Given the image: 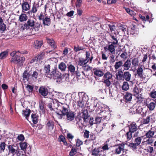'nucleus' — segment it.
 I'll return each instance as SVG.
<instances>
[{
	"label": "nucleus",
	"mask_w": 156,
	"mask_h": 156,
	"mask_svg": "<svg viewBox=\"0 0 156 156\" xmlns=\"http://www.w3.org/2000/svg\"><path fill=\"white\" fill-rule=\"evenodd\" d=\"M19 53L26 54H27V51H21L20 52L19 51L17 52L12 51L10 54L12 57L10 60V62L20 66L21 64L23 65V64L25 61V58L23 56H19Z\"/></svg>",
	"instance_id": "nucleus-1"
},
{
	"label": "nucleus",
	"mask_w": 156,
	"mask_h": 156,
	"mask_svg": "<svg viewBox=\"0 0 156 156\" xmlns=\"http://www.w3.org/2000/svg\"><path fill=\"white\" fill-rule=\"evenodd\" d=\"M48 77L52 78L54 80H56L57 82H60L62 80V76L61 73L58 71L56 70V69L55 68L50 72V76Z\"/></svg>",
	"instance_id": "nucleus-2"
},
{
	"label": "nucleus",
	"mask_w": 156,
	"mask_h": 156,
	"mask_svg": "<svg viewBox=\"0 0 156 156\" xmlns=\"http://www.w3.org/2000/svg\"><path fill=\"white\" fill-rule=\"evenodd\" d=\"M143 136L137 137L134 140V143H130L129 146L133 150L136 149L137 147L140 144Z\"/></svg>",
	"instance_id": "nucleus-3"
},
{
	"label": "nucleus",
	"mask_w": 156,
	"mask_h": 156,
	"mask_svg": "<svg viewBox=\"0 0 156 156\" xmlns=\"http://www.w3.org/2000/svg\"><path fill=\"white\" fill-rule=\"evenodd\" d=\"M106 152L103 150L101 147L95 148L92 152L91 154L94 156H105Z\"/></svg>",
	"instance_id": "nucleus-4"
},
{
	"label": "nucleus",
	"mask_w": 156,
	"mask_h": 156,
	"mask_svg": "<svg viewBox=\"0 0 156 156\" xmlns=\"http://www.w3.org/2000/svg\"><path fill=\"white\" fill-rule=\"evenodd\" d=\"M109 44L108 46L104 47V49L105 51H108L109 52V54L112 55L115 53V48L116 47L118 44L115 43V42Z\"/></svg>",
	"instance_id": "nucleus-5"
},
{
	"label": "nucleus",
	"mask_w": 156,
	"mask_h": 156,
	"mask_svg": "<svg viewBox=\"0 0 156 156\" xmlns=\"http://www.w3.org/2000/svg\"><path fill=\"white\" fill-rule=\"evenodd\" d=\"M119 33L116 31H114L113 33L111 32L109 33V39L110 40L111 42L108 43L110 44V43H113L115 42L116 44H118V40L117 39V35Z\"/></svg>",
	"instance_id": "nucleus-6"
},
{
	"label": "nucleus",
	"mask_w": 156,
	"mask_h": 156,
	"mask_svg": "<svg viewBox=\"0 0 156 156\" xmlns=\"http://www.w3.org/2000/svg\"><path fill=\"white\" fill-rule=\"evenodd\" d=\"M35 21L32 19H28L27 23H24L21 27V30H23L25 29L27 30L30 28V27H33L34 26Z\"/></svg>",
	"instance_id": "nucleus-7"
},
{
	"label": "nucleus",
	"mask_w": 156,
	"mask_h": 156,
	"mask_svg": "<svg viewBox=\"0 0 156 156\" xmlns=\"http://www.w3.org/2000/svg\"><path fill=\"white\" fill-rule=\"evenodd\" d=\"M58 104V106H59L61 107V109H60V110L61 111V113H63V115H66V114L69 112V106L66 104L59 102Z\"/></svg>",
	"instance_id": "nucleus-8"
},
{
	"label": "nucleus",
	"mask_w": 156,
	"mask_h": 156,
	"mask_svg": "<svg viewBox=\"0 0 156 156\" xmlns=\"http://www.w3.org/2000/svg\"><path fill=\"white\" fill-rule=\"evenodd\" d=\"M49 89L48 87H46L44 86L40 87L38 90L39 93L41 95L45 98L49 93Z\"/></svg>",
	"instance_id": "nucleus-9"
},
{
	"label": "nucleus",
	"mask_w": 156,
	"mask_h": 156,
	"mask_svg": "<svg viewBox=\"0 0 156 156\" xmlns=\"http://www.w3.org/2000/svg\"><path fill=\"white\" fill-rule=\"evenodd\" d=\"M125 144L123 143L115 145V152L116 154H119L122 151L124 150Z\"/></svg>",
	"instance_id": "nucleus-10"
},
{
	"label": "nucleus",
	"mask_w": 156,
	"mask_h": 156,
	"mask_svg": "<svg viewBox=\"0 0 156 156\" xmlns=\"http://www.w3.org/2000/svg\"><path fill=\"white\" fill-rule=\"evenodd\" d=\"M154 128H151L150 130L147 132L145 135L146 137L150 139L153 137L154 135L156 132V129L154 130Z\"/></svg>",
	"instance_id": "nucleus-11"
},
{
	"label": "nucleus",
	"mask_w": 156,
	"mask_h": 156,
	"mask_svg": "<svg viewBox=\"0 0 156 156\" xmlns=\"http://www.w3.org/2000/svg\"><path fill=\"white\" fill-rule=\"evenodd\" d=\"M94 74L98 77H101L104 75V73L103 69H100L99 68H94L93 69Z\"/></svg>",
	"instance_id": "nucleus-12"
},
{
	"label": "nucleus",
	"mask_w": 156,
	"mask_h": 156,
	"mask_svg": "<svg viewBox=\"0 0 156 156\" xmlns=\"http://www.w3.org/2000/svg\"><path fill=\"white\" fill-rule=\"evenodd\" d=\"M128 127L129 129V131L133 133L136 132L138 129V126L134 122L130 123L128 126Z\"/></svg>",
	"instance_id": "nucleus-13"
},
{
	"label": "nucleus",
	"mask_w": 156,
	"mask_h": 156,
	"mask_svg": "<svg viewBox=\"0 0 156 156\" xmlns=\"http://www.w3.org/2000/svg\"><path fill=\"white\" fill-rule=\"evenodd\" d=\"M153 142V140L151 139H148L146 141H143L141 143V144L140 146V147H143V148H146L148 146L151 145Z\"/></svg>",
	"instance_id": "nucleus-14"
},
{
	"label": "nucleus",
	"mask_w": 156,
	"mask_h": 156,
	"mask_svg": "<svg viewBox=\"0 0 156 156\" xmlns=\"http://www.w3.org/2000/svg\"><path fill=\"white\" fill-rule=\"evenodd\" d=\"M66 119L67 121H71L73 120L75 118V114L74 112L72 111L69 112L66 114Z\"/></svg>",
	"instance_id": "nucleus-15"
},
{
	"label": "nucleus",
	"mask_w": 156,
	"mask_h": 156,
	"mask_svg": "<svg viewBox=\"0 0 156 156\" xmlns=\"http://www.w3.org/2000/svg\"><path fill=\"white\" fill-rule=\"evenodd\" d=\"M21 5L22 12H25L26 11L30 9V4H29L27 1H23Z\"/></svg>",
	"instance_id": "nucleus-16"
},
{
	"label": "nucleus",
	"mask_w": 156,
	"mask_h": 156,
	"mask_svg": "<svg viewBox=\"0 0 156 156\" xmlns=\"http://www.w3.org/2000/svg\"><path fill=\"white\" fill-rule=\"evenodd\" d=\"M79 96L80 99L87 103L88 100V97L86 93L83 92H80L79 93Z\"/></svg>",
	"instance_id": "nucleus-17"
},
{
	"label": "nucleus",
	"mask_w": 156,
	"mask_h": 156,
	"mask_svg": "<svg viewBox=\"0 0 156 156\" xmlns=\"http://www.w3.org/2000/svg\"><path fill=\"white\" fill-rule=\"evenodd\" d=\"M140 19L142 20L144 23H145L146 22H149V23L152 22V20L150 19L149 16L147 15L146 16L141 14L139 15Z\"/></svg>",
	"instance_id": "nucleus-18"
},
{
	"label": "nucleus",
	"mask_w": 156,
	"mask_h": 156,
	"mask_svg": "<svg viewBox=\"0 0 156 156\" xmlns=\"http://www.w3.org/2000/svg\"><path fill=\"white\" fill-rule=\"evenodd\" d=\"M131 66V61L130 59H128L123 63V71L128 70L130 68Z\"/></svg>",
	"instance_id": "nucleus-19"
},
{
	"label": "nucleus",
	"mask_w": 156,
	"mask_h": 156,
	"mask_svg": "<svg viewBox=\"0 0 156 156\" xmlns=\"http://www.w3.org/2000/svg\"><path fill=\"white\" fill-rule=\"evenodd\" d=\"M15 147H16L13 145H8V148L9 154H12L13 155L16 154V151L17 150L15 148Z\"/></svg>",
	"instance_id": "nucleus-20"
},
{
	"label": "nucleus",
	"mask_w": 156,
	"mask_h": 156,
	"mask_svg": "<svg viewBox=\"0 0 156 156\" xmlns=\"http://www.w3.org/2000/svg\"><path fill=\"white\" fill-rule=\"evenodd\" d=\"M109 111H106L103 110L99 113V114L101 116V118H103L104 119H107V117L109 116Z\"/></svg>",
	"instance_id": "nucleus-21"
},
{
	"label": "nucleus",
	"mask_w": 156,
	"mask_h": 156,
	"mask_svg": "<svg viewBox=\"0 0 156 156\" xmlns=\"http://www.w3.org/2000/svg\"><path fill=\"white\" fill-rule=\"evenodd\" d=\"M114 66L116 70H119V69L122 68L123 67V62L122 60L116 62Z\"/></svg>",
	"instance_id": "nucleus-22"
},
{
	"label": "nucleus",
	"mask_w": 156,
	"mask_h": 156,
	"mask_svg": "<svg viewBox=\"0 0 156 156\" xmlns=\"http://www.w3.org/2000/svg\"><path fill=\"white\" fill-rule=\"evenodd\" d=\"M123 78L125 80L127 81H129L131 78V74L129 71L124 72L123 73Z\"/></svg>",
	"instance_id": "nucleus-23"
},
{
	"label": "nucleus",
	"mask_w": 156,
	"mask_h": 156,
	"mask_svg": "<svg viewBox=\"0 0 156 156\" xmlns=\"http://www.w3.org/2000/svg\"><path fill=\"white\" fill-rule=\"evenodd\" d=\"M46 39L48 43L50 45L51 48L53 49V50L57 48V46L55 44V43L53 40L48 38H47Z\"/></svg>",
	"instance_id": "nucleus-24"
},
{
	"label": "nucleus",
	"mask_w": 156,
	"mask_h": 156,
	"mask_svg": "<svg viewBox=\"0 0 156 156\" xmlns=\"http://www.w3.org/2000/svg\"><path fill=\"white\" fill-rule=\"evenodd\" d=\"M95 101L94 102V107H96L97 109H99L100 111H101L103 110V107L104 106V105L100 102H98L96 103Z\"/></svg>",
	"instance_id": "nucleus-25"
},
{
	"label": "nucleus",
	"mask_w": 156,
	"mask_h": 156,
	"mask_svg": "<svg viewBox=\"0 0 156 156\" xmlns=\"http://www.w3.org/2000/svg\"><path fill=\"white\" fill-rule=\"evenodd\" d=\"M32 121L34 124H37L38 121L39 116L36 113H32L31 115Z\"/></svg>",
	"instance_id": "nucleus-26"
},
{
	"label": "nucleus",
	"mask_w": 156,
	"mask_h": 156,
	"mask_svg": "<svg viewBox=\"0 0 156 156\" xmlns=\"http://www.w3.org/2000/svg\"><path fill=\"white\" fill-rule=\"evenodd\" d=\"M43 44V41L42 40L39 41L36 40L35 41L34 43V47L35 48L38 49L41 48Z\"/></svg>",
	"instance_id": "nucleus-27"
},
{
	"label": "nucleus",
	"mask_w": 156,
	"mask_h": 156,
	"mask_svg": "<svg viewBox=\"0 0 156 156\" xmlns=\"http://www.w3.org/2000/svg\"><path fill=\"white\" fill-rule=\"evenodd\" d=\"M54 126V122L51 120H49L48 121L46 124V126L47 127L48 129L52 130Z\"/></svg>",
	"instance_id": "nucleus-28"
},
{
	"label": "nucleus",
	"mask_w": 156,
	"mask_h": 156,
	"mask_svg": "<svg viewBox=\"0 0 156 156\" xmlns=\"http://www.w3.org/2000/svg\"><path fill=\"white\" fill-rule=\"evenodd\" d=\"M146 105L149 111H152L154 109L156 104L153 102H151L149 104L146 103Z\"/></svg>",
	"instance_id": "nucleus-29"
},
{
	"label": "nucleus",
	"mask_w": 156,
	"mask_h": 156,
	"mask_svg": "<svg viewBox=\"0 0 156 156\" xmlns=\"http://www.w3.org/2000/svg\"><path fill=\"white\" fill-rule=\"evenodd\" d=\"M39 7L38 3H36L34 2L33 4V5L31 9L30 10V12L33 13H35L37 11V8Z\"/></svg>",
	"instance_id": "nucleus-30"
},
{
	"label": "nucleus",
	"mask_w": 156,
	"mask_h": 156,
	"mask_svg": "<svg viewBox=\"0 0 156 156\" xmlns=\"http://www.w3.org/2000/svg\"><path fill=\"white\" fill-rule=\"evenodd\" d=\"M30 109H26L25 110H23L22 114L24 116H25L26 119L28 120V118L30 116Z\"/></svg>",
	"instance_id": "nucleus-31"
},
{
	"label": "nucleus",
	"mask_w": 156,
	"mask_h": 156,
	"mask_svg": "<svg viewBox=\"0 0 156 156\" xmlns=\"http://www.w3.org/2000/svg\"><path fill=\"white\" fill-rule=\"evenodd\" d=\"M28 17L25 13H22L19 16V20L20 22L25 21L27 20Z\"/></svg>",
	"instance_id": "nucleus-32"
},
{
	"label": "nucleus",
	"mask_w": 156,
	"mask_h": 156,
	"mask_svg": "<svg viewBox=\"0 0 156 156\" xmlns=\"http://www.w3.org/2000/svg\"><path fill=\"white\" fill-rule=\"evenodd\" d=\"M124 97L126 100V102H127L131 101L132 95L130 93L127 92L125 95L124 96Z\"/></svg>",
	"instance_id": "nucleus-33"
},
{
	"label": "nucleus",
	"mask_w": 156,
	"mask_h": 156,
	"mask_svg": "<svg viewBox=\"0 0 156 156\" xmlns=\"http://www.w3.org/2000/svg\"><path fill=\"white\" fill-rule=\"evenodd\" d=\"M103 76V79H111L112 77V74L109 71L104 73Z\"/></svg>",
	"instance_id": "nucleus-34"
},
{
	"label": "nucleus",
	"mask_w": 156,
	"mask_h": 156,
	"mask_svg": "<svg viewBox=\"0 0 156 156\" xmlns=\"http://www.w3.org/2000/svg\"><path fill=\"white\" fill-rule=\"evenodd\" d=\"M37 71H34L32 73H31L30 76L32 78L33 80H37L39 75V73L38 72V70L37 69Z\"/></svg>",
	"instance_id": "nucleus-35"
},
{
	"label": "nucleus",
	"mask_w": 156,
	"mask_h": 156,
	"mask_svg": "<svg viewBox=\"0 0 156 156\" xmlns=\"http://www.w3.org/2000/svg\"><path fill=\"white\" fill-rule=\"evenodd\" d=\"M135 96L137 100L136 101V103H137L138 104H140L142 103L143 101V98L141 94H140L139 95H138Z\"/></svg>",
	"instance_id": "nucleus-36"
},
{
	"label": "nucleus",
	"mask_w": 156,
	"mask_h": 156,
	"mask_svg": "<svg viewBox=\"0 0 156 156\" xmlns=\"http://www.w3.org/2000/svg\"><path fill=\"white\" fill-rule=\"evenodd\" d=\"M67 67L66 64L63 62H62L58 65V68L62 71H64Z\"/></svg>",
	"instance_id": "nucleus-37"
},
{
	"label": "nucleus",
	"mask_w": 156,
	"mask_h": 156,
	"mask_svg": "<svg viewBox=\"0 0 156 156\" xmlns=\"http://www.w3.org/2000/svg\"><path fill=\"white\" fill-rule=\"evenodd\" d=\"M86 103L79 99V100L77 101V105L79 107L81 108H84Z\"/></svg>",
	"instance_id": "nucleus-38"
},
{
	"label": "nucleus",
	"mask_w": 156,
	"mask_h": 156,
	"mask_svg": "<svg viewBox=\"0 0 156 156\" xmlns=\"http://www.w3.org/2000/svg\"><path fill=\"white\" fill-rule=\"evenodd\" d=\"M50 65L48 64L47 66H45L44 67V69L45 71V75L48 77V76H50Z\"/></svg>",
	"instance_id": "nucleus-39"
},
{
	"label": "nucleus",
	"mask_w": 156,
	"mask_h": 156,
	"mask_svg": "<svg viewBox=\"0 0 156 156\" xmlns=\"http://www.w3.org/2000/svg\"><path fill=\"white\" fill-rule=\"evenodd\" d=\"M51 23L50 19L47 16L43 20V24L44 25L49 26L50 24Z\"/></svg>",
	"instance_id": "nucleus-40"
},
{
	"label": "nucleus",
	"mask_w": 156,
	"mask_h": 156,
	"mask_svg": "<svg viewBox=\"0 0 156 156\" xmlns=\"http://www.w3.org/2000/svg\"><path fill=\"white\" fill-rule=\"evenodd\" d=\"M143 69L141 67H139L136 71V73L138 76L141 78H143Z\"/></svg>",
	"instance_id": "nucleus-41"
},
{
	"label": "nucleus",
	"mask_w": 156,
	"mask_h": 156,
	"mask_svg": "<svg viewBox=\"0 0 156 156\" xmlns=\"http://www.w3.org/2000/svg\"><path fill=\"white\" fill-rule=\"evenodd\" d=\"M132 64L134 67L137 66L139 64V59L138 58H133L131 62Z\"/></svg>",
	"instance_id": "nucleus-42"
},
{
	"label": "nucleus",
	"mask_w": 156,
	"mask_h": 156,
	"mask_svg": "<svg viewBox=\"0 0 156 156\" xmlns=\"http://www.w3.org/2000/svg\"><path fill=\"white\" fill-rule=\"evenodd\" d=\"M8 51H5L0 54V59H3L5 58L8 55Z\"/></svg>",
	"instance_id": "nucleus-43"
},
{
	"label": "nucleus",
	"mask_w": 156,
	"mask_h": 156,
	"mask_svg": "<svg viewBox=\"0 0 156 156\" xmlns=\"http://www.w3.org/2000/svg\"><path fill=\"white\" fill-rule=\"evenodd\" d=\"M129 88V85L127 81H124L123 83V85L122 86V89L123 90H127Z\"/></svg>",
	"instance_id": "nucleus-44"
},
{
	"label": "nucleus",
	"mask_w": 156,
	"mask_h": 156,
	"mask_svg": "<svg viewBox=\"0 0 156 156\" xmlns=\"http://www.w3.org/2000/svg\"><path fill=\"white\" fill-rule=\"evenodd\" d=\"M68 71H70L72 74L73 73L75 72V68L74 66L72 64H70L67 67Z\"/></svg>",
	"instance_id": "nucleus-45"
},
{
	"label": "nucleus",
	"mask_w": 156,
	"mask_h": 156,
	"mask_svg": "<svg viewBox=\"0 0 156 156\" xmlns=\"http://www.w3.org/2000/svg\"><path fill=\"white\" fill-rule=\"evenodd\" d=\"M20 147L22 150L24 151L26 150L27 146V143L26 142L20 143Z\"/></svg>",
	"instance_id": "nucleus-46"
},
{
	"label": "nucleus",
	"mask_w": 156,
	"mask_h": 156,
	"mask_svg": "<svg viewBox=\"0 0 156 156\" xmlns=\"http://www.w3.org/2000/svg\"><path fill=\"white\" fill-rule=\"evenodd\" d=\"M84 49L83 46H80L79 45L77 44L76 46H74V50L75 52H77L83 50Z\"/></svg>",
	"instance_id": "nucleus-47"
},
{
	"label": "nucleus",
	"mask_w": 156,
	"mask_h": 156,
	"mask_svg": "<svg viewBox=\"0 0 156 156\" xmlns=\"http://www.w3.org/2000/svg\"><path fill=\"white\" fill-rule=\"evenodd\" d=\"M132 133H133L129 131L125 134V136L127 141H129L131 139L132 137Z\"/></svg>",
	"instance_id": "nucleus-48"
},
{
	"label": "nucleus",
	"mask_w": 156,
	"mask_h": 156,
	"mask_svg": "<svg viewBox=\"0 0 156 156\" xmlns=\"http://www.w3.org/2000/svg\"><path fill=\"white\" fill-rule=\"evenodd\" d=\"M82 118L84 121H85L88 118V113L87 110H84L82 112Z\"/></svg>",
	"instance_id": "nucleus-49"
},
{
	"label": "nucleus",
	"mask_w": 156,
	"mask_h": 156,
	"mask_svg": "<svg viewBox=\"0 0 156 156\" xmlns=\"http://www.w3.org/2000/svg\"><path fill=\"white\" fill-rule=\"evenodd\" d=\"M77 152V148L76 147H72L71 151L69 152V154L70 156H73L75 155Z\"/></svg>",
	"instance_id": "nucleus-50"
},
{
	"label": "nucleus",
	"mask_w": 156,
	"mask_h": 156,
	"mask_svg": "<svg viewBox=\"0 0 156 156\" xmlns=\"http://www.w3.org/2000/svg\"><path fill=\"white\" fill-rule=\"evenodd\" d=\"M83 58H79V60L78 61V65L79 66H82L83 68H86L87 66H85L83 62Z\"/></svg>",
	"instance_id": "nucleus-51"
},
{
	"label": "nucleus",
	"mask_w": 156,
	"mask_h": 156,
	"mask_svg": "<svg viewBox=\"0 0 156 156\" xmlns=\"http://www.w3.org/2000/svg\"><path fill=\"white\" fill-rule=\"evenodd\" d=\"M47 14L45 15L44 13L41 12L39 15L38 16V19L40 20H43L47 17Z\"/></svg>",
	"instance_id": "nucleus-52"
},
{
	"label": "nucleus",
	"mask_w": 156,
	"mask_h": 156,
	"mask_svg": "<svg viewBox=\"0 0 156 156\" xmlns=\"http://www.w3.org/2000/svg\"><path fill=\"white\" fill-rule=\"evenodd\" d=\"M123 73V71L122 70H120L117 73V77L118 78V80H121L122 79Z\"/></svg>",
	"instance_id": "nucleus-53"
},
{
	"label": "nucleus",
	"mask_w": 156,
	"mask_h": 156,
	"mask_svg": "<svg viewBox=\"0 0 156 156\" xmlns=\"http://www.w3.org/2000/svg\"><path fill=\"white\" fill-rule=\"evenodd\" d=\"M45 55L44 52H41L40 53L36 56L37 60H40L43 58V56Z\"/></svg>",
	"instance_id": "nucleus-54"
},
{
	"label": "nucleus",
	"mask_w": 156,
	"mask_h": 156,
	"mask_svg": "<svg viewBox=\"0 0 156 156\" xmlns=\"http://www.w3.org/2000/svg\"><path fill=\"white\" fill-rule=\"evenodd\" d=\"M39 108L42 112L45 111V103L43 101H41L39 103Z\"/></svg>",
	"instance_id": "nucleus-55"
},
{
	"label": "nucleus",
	"mask_w": 156,
	"mask_h": 156,
	"mask_svg": "<svg viewBox=\"0 0 156 156\" xmlns=\"http://www.w3.org/2000/svg\"><path fill=\"white\" fill-rule=\"evenodd\" d=\"M126 12L132 16H133L135 13L134 11L130 9L129 8H125Z\"/></svg>",
	"instance_id": "nucleus-56"
},
{
	"label": "nucleus",
	"mask_w": 156,
	"mask_h": 156,
	"mask_svg": "<svg viewBox=\"0 0 156 156\" xmlns=\"http://www.w3.org/2000/svg\"><path fill=\"white\" fill-rule=\"evenodd\" d=\"M6 144L4 142H2L0 144V151L2 152L4 151L5 149Z\"/></svg>",
	"instance_id": "nucleus-57"
},
{
	"label": "nucleus",
	"mask_w": 156,
	"mask_h": 156,
	"mask_svg": "<svg viewBox=\"0 0 156 156\" xmlns=\"http://www.w3.org/2000/svg\"><path fill=\"white\" fill-rule=\"evenodd\" d=\"M139 89L136 86L133 89V92L134 96H135L138 95H139Z\"/></svg>",
	"instance_id": "nucleus-58"
},
{
	"label": "nucleus",
	"mask_w": 156,
	"mask_h": 156,
	"mask_svg": "<svg viewBox=\"0 0 156 156\" xmlns=\"http://www.w3.org/2000/svg\"><path fill=\"white\" fill-rule=\"evenodd\" d=\"M30 75V74L27 72V70H25L23 74V77L24 79L28 80L29 79L28 76Z\"/></svg>",
	"instance_id": "nucleus-59"
},
{
	"label": "nucleus",
	"mask_w": 156,
	"mask_h": 156,
	"mask_svg": "<svg viewBox=\"0 0 156 156\" xmlns=\"http://www.w3.org/2000/svg\"><path fill=\"white\" fill-rule=\"evenodd\" d=\"M103 83L105 84V86L107 87H109L111 84V83L110 81V79H103Z\"/></svg>",
	"instance_id": "nucleus-60"
},
{
	"label": "nucleus",
	"mask_w": 156,
	"mask_h": 156,
	"mask_svg": "<svg viewBox=\"0 0 156 156\" xmlns=\"http://www.w3.org/2000/svg\"><path fill=\"white\" fill-rule=\"evenodd\" d=\"M144 149L147 152L150 153H152L153 151V147H152L150 146H148L146 148H144Z\"/></svg>",
	"instance_id": "nucleus-61"
},
{
	"label": "nucleus",
	"mask_w": 156,
	"mask_h": 156,
	"mask_svg": "<svg viewBox=\"0 0 156 156\" xmlns=\"http://www.w3.org/2000/svg\"><path fill=\"white\" fill-rule=\"evenodd\" d=\"M151 116L149 115L147 116L146 119H143V122L144 124H148L149 122Z\"/></svg>",
	"instance_id": "nucleus-62"
},
{
	"label": "nucleus",
	"mask_w": 156,
	"mask_h": 156,
	"mask_svg": "<svg viewBox=\"0 0 156 156\" xmlns=\"http://www.w3.org/2000/svg\"><path fill=\"white\" fill-rule=\"evenodd\" d=\"M6 25L4 23H0V30L2 31H5L6 30Z\"/></svg>",
	"instance_id": "nucleus-63"
},
{
	"label": "nucleus",
	"mask_w": 156,
	"mask_h": 156,
	"mask_svg": "<svg viewBox=\"0 0 156 156\" xmlns=\"http://www.w3.org/2000/svg\"><path fill=\"white\" fill-rule=\"evenodd\" d=\"M76 145L77 147H79L83 144V142L79 139L76 140Z\"/></svg>",
	"instance_id": "nucleus-64"
}]
</instances>
